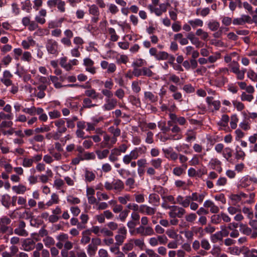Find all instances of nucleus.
<instances>
[{
  "instance_id": "1",
  "label": "nucleus",
  "mask_w": 257,
  "mask_h": 257,
  "mask_svg": "<svg viewBox=\"0 0 257 257\" xmlns=\"http://www.w3.org/2000/svg\"><path fill=\"white\" fill-rule=\"evenodd\" d=\"M104 187L106 190L110 191L113 189L116 192H120L124 188V184L119 179H114L111 183L105 182Z\"/></svg>"
},
{
  "instance_id": "2",
  "label": "nucleus",
  "mask_w": 257,
  "mask_h": 257,
  "mask_svg": "<svg viewBox=\"0 0 257 257\" xmlns=\"http://www.w3.org/2000/svg\"><path fill=\"white\" fill-rule=\"evenodd\" d=\"M205 195L203 194L193 193L191 195L186 196L184 197V208L189 206L192 201H197L199 203L203 202Z\"/></svg>"
},
{
  "instance_id": "3",
  "label": "nucleus",
  "mask_w": 257,
  "mask_h": 257,
  "mask_svg": "<svg viewBox=\"0 0 257 257\" xmlns=\"http://www.w3.org/2000/svg\"><path fill=\"white\" fill-rule=\"evenodd\" d=\"M47 5L50 9L56 7L60 13H63L66 11V3L62 0H48Z\"/></svg>"
},
{
  "instance_id": "4",
  "label": "nucleus",
  "mask_w": 257,
  "mask_h": 257,
  "mask_svg": "<svg viewBox=\"0 0 257 257\" xmlns=\"http://www.w3.org/2000/svg\"><path fill=\"white\" fill-rule=\"evenodd\" d=\"M168 214L171 218H182L186 214V210L182 206L173 205L171 210H170Z\"/></svg>"
},
{
  "instance_id": "5",
  "label": "nucleus",
  "mask_w": 257,
  "mask_h": 257,
  "mask_svg": "<svg viewBox=\"0 0 257 257\" xmlns=\"http://www.w3.org/2000/svg\"><path fill=\"white\" fill-rule=\"evenodd\" d=\"M116 141L110 135L104 133L103 136V141L100 144L101 148H109L113 147V145L116 143Z\"/></svg>"
},
{
  "instance_id": "6",
  "label": "nucleus",
  "mask_w": 257,
  "mask_h": 257,
  "mask_svg": "<svg viewBox=\"0 0 257 257\" xmlns=\"http://www.w3.org/2000/svg\"><path fill=\"white\" fill-rule=\"evenodd\" d=\"M117 232L118 234L114 236L116 241L115 245L120 246L126 238L127 230L125 227L123 226L118 229Z\"/></svg>"
},
{
  "instance_id": "7",
  "label": "nucleus",
  "mask_w": 257,
  "mask_h": 257,
  "mask_svg": "<svg viewBox=\"0 0 257 257\" xmlns=\"http://www.w3.org/2000/svg\"><path fill=\"white\" fill-rule=\"evenodd\" d=\"M83 65L85 67V70L92 74L96 72V68L94 67V62L89 58H86L83 60Z\"/></svg>"
},
{
  "instance_id": "8",
  "label": "nucleus",
  "mask_w": 257,
  "mask_h": 257,
  "mask_svg": "<svg viewBox=\"0 0 257 257\" xmlns=\"http://www.w3.org/2000/svg\"><path fill=\"white\" fill-rule=\"evenodd\" d=\"M11 221V219L7 216L0 218V233H5L9 229L8 225L10 224Z\"/></svg>"
},
{
  "instance_id": "9",
  "label": "nucleus",
  "mask_w": 257,
  "mask_h": 257,
  "mask_svg": "<svg viewBox=\"0 0 257 257\" xmlns=\"http://www.w3.org/2000/svg\"><path fill=\"white\" fill-rule=\"evenodd\" d=\"M46 49L48 52L52 54H56L58 53V43L53 40L49 39L46 44Z\"/></svg>"
},
{
  "instance_id": "10",
  "label": "nucleus",
  "mask_w": 257,
  "mask_h": 257,
  "mask_svg": "<svg viewBox=\"0 0 257 257\" xmlns=\"http://www.w3.org/2000/svg\"><path fill=\"white\" fill-rule=\"evenodd\" d=\"M26 223L24 221H20L18 227L14 230L15 234L22 236H27L28 235V232L25 229Z\"/></svg>"
},
{
  "instance_id": "11",
  "label": "nucleus",
  "mask_w": 257,
  "mask_h": 257,
  "mask_svg": "<svg viewBox=\"0 0 257 257\" xmlns=\"http://www.w3.org/2000/svg\"><path fill=\"white\" fill-rule=\"evenodd\" d=\"M187 38L190 41L191 43L195 45L196 48H199L203 46V43L196 36V35L193 33H188Z\"/></svg>"
},
{
  "instance_id": "12",
  "label": "nucleus",
  "mask_w": 257,
  "mask_h": 257,
  "mask_svg": "<svg viewBox=\"0 0 257 257\" xmlns=\"http://www.w3.org/2000/svg\"><path fill=\"white\" fill-rule=\"evenodd\" d=\"M22 246L25 251H31L35 248V242L32 239L26 238L24 240Z\"/></svg>"
},
{
  "instance_id": "13",
  "label": "nucleus",
  "mask_w": 257,
  "mask_h": 257,
  "mask_svg": "<svg viewBox=\"0 0 257 257\" xmlns=\"http://www.w3.org/2000/svg\"><path fill=\"white\" fill-rule=\"evenodd\" d=\"M203 206L205 208H209L210 211L212 213H217L219 211V207L210 200H206L203 204Z\"/></svg>"
},
{
  "instance_id": "14",
  "label": "nucleus",
  "mask_w": 257,
  "mask_h": 257,
  "mask_svg": "<svg viewBox=\"0 0 257 257\" xmlns=\"http://www.w3.org/2000/svg\"><path fill=\"white\" fill-rule=\"evenodd\" d=\"M251 18L247 15H242L241 17L234 19L232 23L235 25H242L245 23H249Z\"/></svg>"
},
{
  "instance_id": "15",
  "label": "nucleus",
  "mask_w": 257,
  "mask_h": 257,
  "mask_svg": "<svg viewBox=\"0 0 257 257\" xmlns=\"http://www.w3.org/2000/svg\"><path fill=\"white\" fill-rule=\"evenodd\" d=\"M117 102V100L115 98L107 99L102 107L104 110H110L116 106Z\"/></svg>"
},
{
  "instance_id": "16",
  "label": "nucleus",
  "mask_w": 257,
  "mask_h": 257,
  "mask_svg": "<svg viewBox=\"0 0 257 257\" xmlns=\"http://www.w3.org/2000/svg\"><path fill=\"white\" fill-rule=\"evenodd\" d=\"M169 117L175 121V123H178L180 125H183L186 123V119L182 116L178 117L176 114L171 113L169 114Z\"/></svg>"
},
{
  "instance_id": "17",
  "label": "nucleus",
  "mask_w": 257,
  "mask_h": 257,
  "mask_svg": "<svg viewBox=\"0 0 257 257\" xmlns=\"http://www.w3.org/2000/svg\"><path fill=\"white\" fill-rule=\"evenodd\" d=\"M108 132L112 135V137L117 141V137H119L121 134L120 130L114 126H111L108 128Z\"/></svg>"
},
{
  "instance_id": "18",
  "label": "nucleus",
  "mask_w": 257,
  "mask_h": 257,
  "mask_svg": "<svg viewBox=\"0 0 257 257\" xmlns=\"http://www.w3.org/2000/svg\"><path fill=\"white\" fill-rule=\"evenodd\" d=\"M55 125L57 127V131L59 132L65 133L67 131V127L65 125V121L63 119H59L55 122Z\"/></svg>"
},
{
  "instance_id": "19",
  "label": "nucleus",
  "mask_w": 257,
  "mask_h": 257,
  "mask_svg": "<svg viewBox=\"0 0 257 257\" xmlns=\"http://www.w3.org/2000/svg\"><path fill=\"white\" fill-rule=\"evenodd\" d=\"M144 97L146 100L152 103L156 102L158 100V97L151 91H145L144 92Z\"/></svg>"
},
{
  "instance_id": "20",
  "label": "nucleus",
  "mask_w": 257,
  "mask_h": 257,
  "mask_svg": "<svg viewBox=\"0 0 257 257\" xmlns=\"http://www.w3.org/2000/svg\"><path fill=\"white\" fill-rule=\"evenodd\" d=\"M137 158L135 155L132 151L128 154L125 155L122 158V162L125 165H128L131 163L132 160H136Z\"/></svg>"
},
{
  "instance_id": "21",
  "label": "nucleus",
  "mask_w": 257,
  "mask_h": 257,
  "mask_svg": "<svg viewBox=\"0 0 257 257\" xmlns=\"http://www.w3.org/2000/svg\"><path fill=\"white\" fill-rule=\"evenodd\" d=\"M12 190L17 194H23L27 191V187L22 184L12 187Z\"/></svg>"
},
{
  "instance_id": "22",
  "label": "nucleus",
  "mask_w": 257,
  "mask_h": 257,
  "mask_svg": "<svg viewBox=\"0 0 257 257\" xmlns=\"http://www.w3.org/2000/svg\"><path fill=\"white\" fill-rule=\"evenodd\" d=\"M222 156L228 162H230L232 156V149L229 147L225 148L222 152Z\"/></svg>"
},
{
  "instance_id": "23",
  "label": "nucleus",
  "mask_w": 257,
  "mask_h": 257,
  "mask_svg": "<svg viewBox=\"0 0 257 257\" xmlns=\"http://www.w3.org/2000/svg\"><path fill=\"white\" fill-rule=\"evenodd\" d=\"M67 61L66 57H62L60 59V64L66 71H69L72 69V65L70 63H67Z\"/></svg>"
},
{
  "instance_id": "24",
  "label": "nucleus",
  "mask_w": 257,
  "mask_h": 257,
  "mask_svg": "<svg viewBox=\"0 0 257 257\" xmlns=\"http://www.w3.org/2000/svg\"><path fill=\"white\" fill-rule=\"evenodd\" d=\"M195 35L200 37V39L203 41H206L209 37L208 33L202 29H197L195 32Z\"/></svg>"
},
{
  "instance_id": "25",
  "label": "nucleus",
  "mask_w": 257,
  "mask_h": 257,
  "mask_svg": "<svg viewBox=\"0 0 257 257\" xmlns=\"http://www.w3.org/2000/svg\"><path fill=\"white\" fill-rule=\"evenodd\" d=\"M35 44V41L31 37H28L27 40H23L22 42V45L25 49H29L31 46H34Z\"/></svg>"
},
{
  "instance_id": "26",
  "label": "nucleus",
  "mask_w": 257,
  "mask_h": 257,
  "mask_svg": "<svg viewBox=\"0 0 257 257\" xmlns=\"http://www.w3.org/2000/svg\"><path fill=\"white\" fill-rule=\"evenodd\" d=\"M11 197L8 194H5L2 196L1 202L3 206L6 207L7 208H9L10 206L11 203Z\"/></svg>"
},
{
  "instance_id": "27",
  "label": "nucleus",
  "mask_w": 257,
  "mask_h": 257,
  "mask_svg": "<svg viewBox=\"0 0 257 257\" xmlns=\"http://www.w3.org/2000/svg\"><path fill=\"white\" fill-rule=\"evenodd\" d=\"M84 177L86 182H90L95 179V175L92 171L86 169Z\"/></svg>"
},
{
  "instance_id": "28",
  "label": "nucleus",
  "mask_w": 257,
  "mask_h": 257,
  "mask_svg": "<svg viewBox=\"0 0 257 257\" xmlns=\"http://www.w3.org/2000/svg\"><path fill=\"white\" fill-rule=\"evenodd\" d=\"M185 135L186 136V140L187 142L195 141L196 140V132L193 130H188L186 132Z\"/></svg>"
},
{
  "instance_id": "29",
  "label": "nucleus",
  "mask_w": 257,
  "mask_h": 257,
  "mask_svg": "<svg viewBox=\"0 0 257 257\" xmlns=\"http://www.w3.org/2000/svg\"><path fill=\"white\" fill-rule=\"evenodd\" d=\"M188 23L191 26L193 29H195L198 27H201L203 26V22L202 20L196 19L194 20H189Z\"/></svg>"
},
{
  "instance_id": "30",
  "label": "nucleus",
  "mask_w": 257,
  "mask_h": 257,
  "mask_svg": "<svg viewBox=\"0 0 257 257\" xmlns=\"http://www.w3.org/2000/svg\"><path fill=\"white\" fill-rule=\"evenodd\" d=\"M207 26L210 31H216L219 28L220 24L216 21L212 20L208 22Z\"/></svg>"
},
{
  "instance_id": "31",
  "label": "nucleus",
  "mask_w": 257,
  "mask_h": 257,
  "mask_svg": "<svg viewBox=\"0 0 257 257\" xmlns=\"http://www.w3.org/2000/svg\"><path fill=\"white\" fill-rule=\"evenodd\" d=\"M85 95L93 99H97L99 94L93 89L87 90L85 91Z\"/></svg>"
},
{
  "instance_id": "32",
  "label": "nucleus",
  "mask_w": 257,
  "mask_h": 257,
  "mask_svg": "<svg viewBox=\"0 0 257 257\" xmlns=\"http://www.w3.org/2000/svg\"><path fill=\"white\" fill-rule=\"evenodd\" d=\"M185 220L190 223H194L197 219V215L195 213H189L185 216Z\"/></svg>"
},
{
  "instance_id": "33",
  "label": "nucleus",
  "mask_w": 257,
  "mask_h": 257,
  "mask_svg": "<svg viewBox=\"0 0 257 257\" xmlns=\"http://www.w3.org/2000/svg\"><path fill=\"white\" fill-rule=\"evenodd\" d=\"M22 9L27 13H30L32 10V4L30 0H26L21 3Z\"/></svg>"
},
{
  "instance_id": "34",
  "label": "nucleus",
  "mask_w": 257,
  "mask_h": 257,
  "mask_svg": "<svg viewBox=\"0 0 257 257\" xmlns=\"http://www.w3.org/2000/svg\"><path fill=\"white\" fill-rule=\"evenodd\" d=\"M83 107L90 108L97 106L96 104L92 103V100L88 97L84 98L83 100Z\"/></svg>"
},
{
  "instance_id": "35",
  "label": "nucleus",
  "mask_w": 257,
  "mask_h": 257,
  "mask_svg": "<svg viewBox=\"0 0 257 257\" xmlns=\"http://www.w3.org/2000/svg\"><path fill=\"white\" fill-rule=\"evenodd\" d=\"M59 201L58 195L55 193H53L51 195V199L48 201L46 205L48 206H52L54 204H57Z\"/></svg>"
},
{
  "instance_id": "36",
  "label": "nucleus",
  "mask_w": 257,
  "mask_h": 257,
  "mask_svg": "<svg viewBox=\"0 0 257 257\" xmlns=\"http://www.w3.org/2000/svg\"><path fill=\"white\" fill-rule=\"evenodd\" d=\"M151 165L155 169H158L161 168L162 160L161 158H157L156 159H152L150 161Z\"/></svg>"
},
{
  "instance_id": "37",
  "label": "nucleus",
  "mask_w": 257,
  "mask_h": 257,
  "mask_svg": "<svg viewBox=\"0 0 257 257\" xmlns=\"http://www.w3.org/2000/svg\"><path fill=\"white\" fill-rule=\"evenodd\" d=\"M134 248V244H133V239H131L129 240V241L124 244L123 247H122V250L125 252H127V251L132 250Z\"/></svg>"
},
{
  "instance_id": "38",
  "label": "nucleus",
  "mask_w": 257,
  "mask_h": 257,
  "mask_svg": "<svg viewBox=\"0 0 257 257\" xmlns=\"http://www.w3.org/2000/svg\"><path fill=\"white\" fill-rule=\"evenodd\" d=\"M146 150L147 149L145 147H139L135 148L134 150H132V152L134 153L135 155L138 159L140 155L145 154L146 153Z\"/></svg>"
},
{
  "instance_id": "39",
  "label": "nucleus",
  "mask_w": 257,
  "mask_h": 257,
  "mask_svg": "<svg viewBox=\"0 0 257 257\" xmlns=\"http://www.w3.org/2000/svg\"><path fill=\"white\" fill-rule=\"evenodd\" d=\"M169 57V54L165 51H160L156 55V59L158 60H165Z\"/></svg>"
},
{
  "instance_id": "40",
  "label": "nucleus",
  "mask_w": 257,
  "mask_h": 257,
  "mask_svg": "<svg viewBox=\"0 0 257 257\" xmlns=\"http://www.w3.org/2000/svg\"><path fill=\"white\" fill-rule=\"evenodd\" d=\"M109 153V151L107 149H104L103 151L98 150L96 151V154L98 157V158L100 160L106 158Z\"/></svg>"
},
{
  "instance_id": "41",
  "label": "nucleus",
  "mask_w": 257,
  "mask_h": 257,
  "mask_svg": "<svg viewBox=\"0 0 257 257\" xmlns=\"http://www.w3.org/2000/svg\"><path fill=\"white\" fill-rule=\"evenodd\" d=\"M79 157H81V160H94L95 159V155L94 153H85L83 156H80L79 155Z\"/></svg>"
},
{
  "instance_id": "42",
  "label": "nucleus",
  "mask_w": 257,
  "mask_h": 257,
  "mask_svg": "<svg viewBox=\"0 0 257 257\" xmlns=\"http://www.w3.org/2000/svg\"><path fill=\"white\" fill-rule=\"evenodd\" d=\"M166 233L170 238L173 239H176L178 236V234L174 229H167L166 231Z\"/></svg>"
},
{
  "instance_id": "43",
  "label": "nucleus",
  "mask_w": 257,
  "mask_h": 257,
  "mask_svg": "<svg viewBox=\"0 0 257 257\" xmlns=\"http://www.w3.org/2000/svg\"><path fill=\"white\" fill-rule=\"evenodd\" d=\"M118 201L122 204H126L128 201L131 200V197L129 194H125L123 196L118 197Z\"/></svg>"
},
{
  "instance_id": "44",
  "label": "nucleus",
  "mask_w": 257,
  "mask_h": 257,
  "mask_svg": "<svg viewBox=\"0 0 257 257\" xmlns=\"http://www.w3.org/2000/svg\"><path fill=\"white\" fill-rule=\"evenodd\" d=\"M108 33L110 35V40L113 42L117 41L118 36L116 34L115 30L112 28H109L108 29Z\"/></svg>"
},
{
  "instance_id": "45",
  "label": "nucleus",
  "mask_w": 257,
  "mask_h": 257,
  "mask_svg": "<svg viewBox=\"0 0 257 257\" xmlns=\"http://www.w3.org/2000/svg\"><path fill=\"white\" fill-rule=\"evenodd\" d=\"M160 198L158 195L156 194H151L149 197V202L150 203L156 204L159 202Z\"/></svg>"
},
{
  "instance_id": "46",
  "label": "nucleus",
  "mask_w": 257,
  "mask_h": 257,
  "mask_svg": "<svg viewBox=\"0 0 257 257\" xmlns=\"http://www.w3.org/2000/svg\"><path fill=\"white\" fill-rule=\"evenodd\" d=\"M146 64V62L142 59H139L134 61L132 63V66L134 68H138L143 66Z\"/></svg>"
},
{
  "instance_id": "47",
  "label": "nucleus",
  "mask_w": 257,
  "mask_h": 257,
  "mask_svg": "<svg viewBox=\"0 0 257 257\" xmlns=\"http://www.w3.org/2000/svg\"><path fill=\"white\" fill-rule=\"evenodd\" d=\"M158 125L164 134H166L170 130L169 127L166 126L165 121H159L158 123Z\"/></svg>"
},
{
  "instance_id": "48",
  "label": "nucleus",
  "mask_w": 257,
  "mask_h": 257,
  "mask_svg": "<svg viewBox=\"0 0 257 257\" xmlns=\"http://www.w3.org/2000/svg\"><path fill=\"white\" fill-rule=\"evenodd\" d=\"M89 13L90 14L94 16H98L99 12L98 8L94 5H91L89 7Z\"/></svg>"
},
{
  "instance_id": "49",
  "label": "nucleus",
  "mask_w": 257,
  "mask_h": 257,
  "mask_svg": "<svg viewBox=\"0 0 257 257\" xmlns=\"http://www.w3.org/2000/svg\"><path fill=\"white\" fill-rule=\"evenodd\" d=\"M67 201L71 204H76L80 202V200L78 198L74 197L72 195H68L67 197Z\"/></svg>"
},
{
  "instance_id": "50",
  "label": "nucleus",
  "mask_w": 257,
  "mask_h": 257,
  "mask_svg": "<svg viewBox=\"0 0 257 257\" xmlns=\"http://www.w3.org/2000/svg\"><path fill=\"white\" fill-rule=\"evenodd\" d=\"M33 163V159L25 158L23 159L22 165L25 168H29L32 166Z\"/></svg>"
},
{
  "instance_id": "51",
  "label": "nucleus",
  "mask_w": 257,
  "mask_h": 257,
  "mask_svg": "<svg viewBox=\"0 0 257 257\" xmlns=\"http://www.w3.org/2000/svg\"><path fill=\"white\" fill-rule=\"evenodd\" d=\"M247 77L253 81H257V73L252 69H249L247 73Z\"/></svg>"
},
{
  "instance_id": "52",
  "label": "nucleus",
  "mask_w": 257,
  "mask_h": 257,
  "mask_svg": "<svg viewBox=\"0 0 257 257\" xmlns=\"http://www.w3.org/2000/svg\"><path fill=\"white\" fill-rule=\"evenodd\" d=\"M97 249V248L96 247H95L90 243L87 246V251L90 256H93L95 254Z\"/></svg>"
},
{
  "instance_id": "53",
  "label": "nucleus",
  "mask_w": 257,
  "mask_h": 257,
  "mask_svg": "<svg viewBox=\"0 0 257 257\" xmlns=\"http://www.w3.org/2000/svg\"><path fill=\"white\" fill-rule=\"evenodd\" d=\"M43 241L45 246L50 247L51 245H54L55 243L54 239L50 236H47L43 239Z\"/></svg>"
},
{
  "instance_id": "54",
  "label": "nucleus",
  "mask_w": 257,
  "mask_h": 257,
  "mask_svg": "<svg viewBox=\"0 0 257 257\" xmlns=\"http://www.w3.org/2000/svg\"><path fill=\"white\" fill-rule=\"evenodd\" d=\"M201 246L206 250H208L211 248L210 244L209 241L206 239H203L201 241Z\"/></svg>"
},
{
  "instance_id": "55",
  "label": "nucleus",
  "mask_w": 257,
  "mask_h": 257,
  "mask_svg": "<svg viewBox=\"0 0 257 257\" xmlns=\"http://www.w3.org/2000/svg\"><path fill=\"white\" fill-rule=\"evenodd\" d=\"M211 221L214 224H218L221 221V213L219 214H214L211 217Z\"/></svg>"
},
{
  "instance_id": "56",
  "label": "nucleus",
  "mask_w": 257,
  "mask_h": 257,
  "mask_svg": "<svg viewBox=\"0 0 257 257\" xmlns=\"http://www.w3.org/2000/svg\"><path fill=\"white\" fill-rule=\"evenodd\" d=\"M238 120V119L236 115L234 114L231 116L230 125L232 129H235L237 127Z\"/></svg>"
},
{
  "instance_id": "57",
  "label": "nucleus",
  "mask_w": 257,
  "mask_h": 257,
  "mask_svg": "<svg viewBox=\"0 0 257 257\" xmlns=\"http://www.w3.org/2000/svg\"><path fill=\"white\" fill-rule=\"evenodd\" d=\"M221 162L217 158H212L209 162V165L212 169H215L216 166H220Z\"/></svg>"
},
{
  "instance_id": "58",
  "label": "nucleus",
  "mask_w": 257,
  "mask_h": 257,
  "mask_svg": "<svg viewBox=\"0 0 257 257\" xmlns=\"http://www.w3.org/2000/svg\"><path fill=\"white\" fill-rule=\"evenodd\" d=\"M253 99V96L251 94H247L245 92H243L241 95V99L242 101H247L250 102Z\"/></svg>"
},
{
  "instance_id": "59",
  "label": "nucleus",
  "mask_w": 257,
  "mask_h": 257,
  "mask_svg": "<svg viewBox=\"0 0 257 257\" xmlns=\"http://www.w3.org/2000/svg\"><path fill=\"white\" fill-rule=\"evenodd\" d=\"M133 239V244L134 243L136 246H138L141 249L143 248V247L145 245V243L143 239L139 238Z\"/></svg>"
},
{
  "instance_id": "60",
  "label": "nucleus",
  "mask_w": 257,
  "mask_h": 257,
  "mask_svg": "<svg viewBox=\"0 0 257 257\" xmlns=\"http://www.w3.org/2000/svg\"><path fill=\"white\" fill-rule=\"evenodd\" d=\"M48 114L51 119L57 118L61 116L60 112L56 109L51 111H49Z\"/></svg>"
},
{
  "instance_id": "61",
  "label": "nucleus",
  "mask_w": 257,
  "mask_h": 257,
  "mask_svg": "<svg viewBox=\"0 0 257 257\" xmlns=\"http://www.w3.org/2000/svg\"><path fill=\"white\" fill-rule=\"evenodd\" d=\"M229 121V117L227 115L223 114L222 116L221 119L218 123L219 125L225 126L227 125V124Z\"/></svg>"
},
{
  "instance_id": "62",
  "label": "nucleus",
  "mask_w": 257,
  "mask_h": 257,
  "mask_svg": "<svg viewBox=\"0 0 257 257\" xmlns=\"http://www.w3.org/2000/svg\"><path fill=\"white\" fill-rule=\"evenodd\" d=\"M23 111L30 115H34L36 114V108L35 106L30 108H24L23 109Z\"/></svg>"
},
{
  "instance_id": "63",
  "label": "nucleus",
  "mask_w": 257,
  "mask_h": 257,
  "mask_svg": "<svg viewBox=\"0 0 257 257\" xmlns=\"http://www.w3.org/2000/svg\"><path fill=\"white\" fill-rule=\"evenodd\" d=\"M129 212L130 211L126 209L122 210L119 214L118 218L120 221H124L128 216Z\"/></svg>"
},
{
  "instance_id": "64",
  "label": "nucleus",
  "mask_w": 257,
  "mask_h": 257,
  "mask_svg": "<svg viewBox=\"0 0 257 257\" xmlns=\"http://www.w3.org/2000/svg\"><path fill=\"white\" fill-rule=\"evenodd\" d=\"M106 226L111 231L116 230L118 227V224L113 221L109 222L107 223Z\"/></svg>"
}]
</instances>
